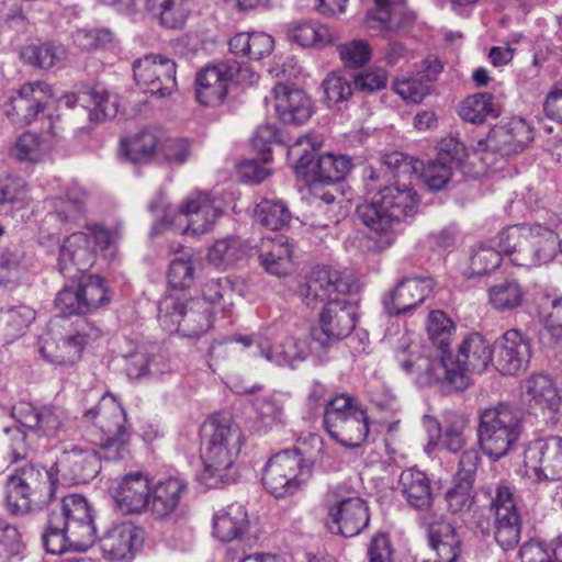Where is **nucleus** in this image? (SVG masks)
<instances>
[{
	"label": "nucleus",
	"instance_id": "338daca9",
	"mask_svg": "<svg viewBox=\"0 0 562 562\" xmlns=\"http://www.w3.org/2000/svg\"><path fill=\"white\" fill-rule=\"evenodd\" d=\"M27 198L29 188L22 178L13 175L0 176V205L25 202Z\"/></svg>",
	"mask_w": 562,
	"mask_h": 562
},
{
	"label": "nucleus",
	"instance_id": "4d7b16f0",
	"mask_svg": "<svg viewBox=\"0 0 562 562\" xmlns=\"http://www.w3.org/2000/svg\"><path fill=\"white\" fill-rule=\"evenodd\" d=\"M167 279L173 290L189 289L195 280V267L191 256L175 258L170 262Z\"/></svg>",
	"mask_w": 562,
	"mask_h": 562
},
{
	"label": "nucleus",
	"instance_id": "f8f14e48",
	"mask_svg": "<svg viewBox=\"0 0 562 562\" xmlns=\"http://www.w3.org/2000/svg\"><path fill=\"white\" fill-rule=\"evenodd\" d=\"M158 322L167 331L195 338L211 328L212 308L196 297L168 293L158 303Z\"/></svg>",
	"mask_w": 562,
	"mask_h": 562
},
{
	"label": "nucleus",
	"instance_id": "7ed1b4c3",
	"mask_svg": "<svg viewBox=\"0 0 562 562\" xmlns=\"http://www.w3.org/2000/svg\"><path fill=\"white\" fill-rule=\"evenodd\" d=\"M203 436V470L199 481L207 488H216L237 479L236 460L244 443L240 427L229 417L212 416L201 428Z\"/></svg>",
	"mask_w": 562,
	"mask_h": 562
},
{
	"label": "nucleus",
	"instance_id": "603ef678",
	"mask_svg": "<svg viewBox=\"0 0 562 562\" xmlns=\"http://www.w3.org/2000/svg\"><path fill=\"white\" fill-rule=\"evenodd\" d=\"M504 252L497 245V237L491 241V245L482 244L473 250L470 258V269L472 276H485L499 267Z\"/></svg>",
	"mask_w": 562,
	"mask_h": 562
},
{
	"label": "nucleus",
	"instance_id": "0e129e2a",
	"mask_svg": "<svg viewBox=\"0 0 562 562\" xmlns=\"http://www.w3.org/2000/svg\"><path fill=\"white\" fill-rule=\"evenodd\" d=\"M393 89L403 100L418 103L429 94L430 85L422 76H417L397 80Z\"/></svg>",
	"mask_w": 562,
	"mask_h": 562
},
{
	"label": "nucleus",
	"instance_id": "cd10ccee",
	"mask_svg": "<svg viewBox=\"0 0 562 562\" xmlns=\"http://www.w3.org/2000/svg\"><path fill=\"white\" fill-rule=\"evenodd\" d=\"M144 532L132 522L110 527L101 537V549L111 561H131L142 548Z\"/></svg>",
	"mask_w": 562,
	"mask_h": 562
},
{
	"label": "nucleus",
	"instance_id": "052dcab7",
	"mask_svg": "<svg viewBox=\"0 0 562 562\" xmlns=\"http://www.w3.org/2000/svg\"><path fill=\"white\" fill-rule=\"evenodd\" d=\"M473 485L469 482L454 480V484L445 495L448 512L463 514L471 510L474 503Z\"/></svg>",
	"mask_w": 562,
	"mask_h": 562
},
{
	"label": "nucleus",
	"instance_id": "dca6fc26",
	"mask_svg": "<svg viewBox=\"0 0 562 562\" xmlns=\"http://www.w3.org/2000/svg\"><path fill=\"white\" fill-rule=\"evenodd\" d=\"M136 83L159 98L170 95L177 88L176 63L162 56L149 54L133 63Z\"/></svg>",
	"mask_w": 562,
	"mask_h": 562
},
{
	"label": "nucleus",
	"instance_id": "393cba45",
	"mask_svg": "<svg viewBox=\"0 0 562 562\" xmlns=\"http://www.w3.org/2000/svg\"><path fill=\"white\" fill-rule=\"evenodd\" d=\"M238 71L236 63L222 61L205 67L195 78V94L199 103L205 106L221 104L228 91V85Z\"/></svg>",
	"mask_w": 562,
	"mask_h": 562
},
{
	"label": "nucleus",
	"instance_id": "69168bd1",
	"mask_svg": "<svg viewBox=\"0 0 562 562\" xmlns=\"http://www.w3.org/2000/svg\"><path fill=\"white\" fill-rule=\"evenodd\" d=\"M286 394L273 392L256 398L254 405L262 422H277L283 414Z\"/></svg>",
	"mask_w": 562,
	"mask_h": 562
},
{
	"label": "nucleus",
	"instance_id": "bf43d9fd",
	"mask_svg": "<svg viewBox=\"0 0 562 562\" xmlns=\"http://www.w3.org/2000/svg\"><path fill=\"white\" fill-rule=\"evenodd\" d=\"M235 290L233 282L228 278L210 279L202 289V297H198L204 301L209 306L212 304L223 302V307L233 305V299Z\"/></svg>",
	"mask_w": 562,
	"mask_h": 562
},
{
	"label": "nucleus",
	"instance_id": "423d86ee",
	"mask_svg": "<svg viewBox=\"0 0 562 562\" xmlns=\"http://www.w3.org/2000/svg\"><path fill=\"white\" fill-rule=\"evenodd\" d=\"M497 245L515 266L532 268L554 259L558 234L541 224L510 225L499 232Z\"/></svg>",
	"mask_w": 562,
	"mask_h": 562
},
{
	"label": "nucleus",
	"instance_id": "aec40b11",
	"mask_svg": "<svg viewBox=\"0 0 562 562\" xmlns=\"http://www.w3.org/2000/svg\"><path fill=\"white\" fill-rule=\"evenodd\" d=\"M431 278H404L393 290L382 296V305L389 316H400L419 306L432 292Z\"/></svg>",
	"mask_w": 562,
	"mask_h": 562
},
{
	"label": "nucleus",
	"instance_id": "a19ab883",
	"mask_svg": "<svg viewBox=\"0 0 562 562\" xmlns=\"http://www.w3.org/2000/svg\"><path fill=\"white\" fill-rule=\"evenodd\" d=\"M35 319V311L26 305L0 308V345L19 339Z\"/></svg>",
	"mask_w": 562,
	"mask_h": 562
},
{
	"label": "nucleus",
	"instance_id": "39448f33",
	"mask_svg": "<svg viewBox=\"0 0 562 562\" xmlns=\"http://www.w3.org/2000/svg\"><path fill=\"white\" fill-rule=\"evenodd\" d=\"M366 187L369 193H373L370 201H366L357 207L360 221L375 233L385 235L387 245L394 241L392 228L406 217H412L418 212L419 199L414 188L403 184H378L379 175L372 168L364 170Z\"/></svg>",
	"mask_w": 562,
	"mask_h": 562
},
{
	"label": "nucleus",
	"instance_id": "a18cd8bd",
	"mask_svg": "<svg viewBox=\"0 0 562 562\" xmlns=\"http://www.w3.org/2000/svg\"><path fill=\"white\" fill-rule=\"evenodd\" d=\"M453 331V322L442 311L430 312L427 321V334L431 342L437 347L436 357L429 356L431 359H439L443 353L448 356Z\"/></svg>",
	"mask_w": 562,
	"mask_h": 562
},
{
	"label": "nucleus",
	"instance_id": "680f3d73",
	"mask_svg": "<svg viewBox=\"0 0 562 562\" xmlns=\"http://www.w3.org/2000/svg\"><path fill=\"white\" fill-rule=\"evenodd\" d=\"M11 155L21 162H38L45 156L40 137L31 132L21 134L13 147Z\"/></svg>",
	"mask_w": 562,
	"mask_h": 562
},
{
	"label": "nucleus",
	"instance_id": "c85d7f7f",
	"mask_svg": "<svg viewBox=\"0 0 562 562\" xmlns=\"http://www.w3.org/2000/svg\"><path fill=\"white\" fill-rule=\"evenodd\" d=\"M188 492V483L180 476H167L150 487L148 510L157 520H170L176 516L182 497Z\"/></svg>",
	"mask_w": 562,
	"mask_h": 562
},
{
	"label": "nucleus",
	"instance_id": "2eb2a0df",
	"mask_svg": "<svg viewBox=\"0 0 562 562\" xmlns=\"http://www.w3.org/2000/svg\"><path fill=\"white\" fill-rule=\"evenodd\" d=\"M494 538L504 550L515 548L521 537L522 520L514 487L499 483L491 502Z\"/></svg>",
	"mask_w": 562,
	"mask_h": 562
},
{
	"label": "nucleus",
	"instance_id": "473e14b6",
	"mask_svg": "<svg viewBox=\"0 0 562 562\" xmlns=\"http://www.w3.org/2000/svg\"><path fill=\"white\" fill-rule=\"evenodd\" d=\"M272 95L276 113L284 124L302 125L310 120L312 101L302 90L278 83L272 89Z\"/></svg>",
	"mask_w": 562,
	"mask_h": 562
},
{
	"label": "nucleus",
	"instance_id": "4468645a",
	"mask_svg": "<svg viewBox=\"0 0 562 562\" xmlns=\"http://www.w3.org/2000/svg\"><path fill=\"white\" fill-rule=\"evenodd\" d=\"M311 476V469L296 450H283L266 463L261 482L265 490L277 498L297 493Z\"/></svg>",
	"mask_w": 562,
	"mask_h": 562
},
{
	"label": "nucleus",
	"instance_id": "4be33fe9",
	"mask_svg": "<svg viewBox=\"0 0 562 562\" xmlns=\"http://www.w3.org/2000/svg\"><path fill=\"white\" fill-rule=\"evenodd\" d=\"M97 250L88 233L77 232L65 238L59 257L60 273L71 280L80 279L95 262Z\"/></svg>",
	"mask_w": 562,
	"mask_h": 562
},
{
	"label": "nucleus",
	"instance_id": "c03bdc74",
	"mask_svg": "<svg viewBox=\"0 0 562 562\" xmlns=\"http://www.w3.org/2000/svg\"><path fill=\"white\" fill-rule=\"evenodd\" d=\"M146 10L167 29H180L189 15L186 0H145Z\"/></svg>",
	"mask_w": 562,
	"mask_h": 562
},
{
	"label": "nucleus",
	"instance_id": "0eeeda50",
	"mask_svg": "<svg viewBox=\"0 0 562 562\" xmlns=\"http://www.w3.org/2000/svg\"><path fill=\"white\" fill-rule=\"evenodd\" d=\"M278 325L272 324L260 328L257 333L246 335H234L227 342L240 344L243 349L250 350L254 357H263L271 363L279 367L295 368V366L314 356L323 359L325 355L315 350V339L310 331L308 335L301 339L296 337H288L281 344L272 347L271 341L278 334Z\"/></svg>",
	"mask_w": 562,
	"mask_h": 562
},
{
	"label": "nucleus",
	"instance_id": "13d9d810",
	"mask_svg": "<svg viewBox=\"0 0 562 562\" xmlns=\"http://www.w3.org/2000/svg\"><path fill=\"white\" fill-rule=\"evenodd\" d=\"M322 86L329 106L348 100L355 90L353 78L338 72L327 75Z\"/></svg>",
	"mask_w": 562,
	"mask_h": 562
},
{
	"label": "nucleus",
	"instance_id": "9d476101",
	"mask_svg": "<svg viewBox=\"0 0 562 562\" xmlns=\"http://www.w3.org/2000/svg\"><path fill=\"white\" fill-rule=\"evenodd\" d=\"M328 435L345 448H359L369 435L367 411L355 397L341 393L330 398L324 411Z\"/></svg>",
	"mask_w": 562,
	"mask_h": 562
},
{
	"label": "nucleus",
	"instance_id": "6ab92c4d",
	"mask_svg": "<svg viewBox=\"0 0 562 562\" xmlns=\"http://www.w3.org/2000/svg\"><path fill=\"white\" fill-rule=\"evenodd\" d=\"M369 521V507L358 496L341 498L328 506L326 524L334 533L347 538L358 536L368 527Z\"/></svg>",
	"mask_w": 562,
	"mask_h": 562
},
{
	"label": "nucleus",
	"instance_id": "09e8293b",
	"mask_svg": "<svg viewBox=\"0 0 562 562\" xmlns=\"http://www.w3.org/2000/svg\"><path fill=\"white\" fill-rule=\"evenodd\" d=\"M21 57L31 66L48 69L65 58V49L53 43L32 44L22 49Z\"/></svg>",
	"mask_w": 562,
	"mask_h": 562
},
{
	"label": "nucleus",
	"instance_id": "72a5a7b5",
	"mask_svg": "<svg viewBox=\"0 0 562 562\" xmlns=\"http://www.w3.org/2000/svg\"><path fill=\"white\" fill-rule=\"evenodd\" d=\"M326 183L313 182L312 192L315 200L318 202L315 205L316 212L326 215L325 220L313 217L308 225V231L319 237L321 239L328 235L331 225L339 222L341 207L339 204L342 202L341 194L338 195L336 188H326Z\"/></svg>",
	"mask_w": 562,
	"mask_h": 562
},
{
	"label": "nucleus",
	"instance_id": "f257e3e1",
	"mask_svg": "<svg viewBox=\"0 0 562 562\" xmlns=\"http://www.w3.org/2000/svg\"><path fill=\"white\" fill-rule=\"evenodd\" d=\"M492 355L490 342L481 334L472 333L460 344L457 356L449 352L431 359L403 342L395 352V359L405 373L415 374L420 386L440 383L463 391L470 385L469 374L484 371L492 361Z\"/></svg>",
	"mask_w": 562,
	"mask_h": 562
},
{
	"label": "nucleus",
	"instance_id": "c756f323",
	"mask_svg": "<svg viewBox=\"0 0 562 562\" xmlns=\"http://www.w3.org/2000/svg\"><path fill=\"white\" fill-rule=\"evenodd\" d=\"M150 487V480L146 473L131 472L116 481L113 498L123 513L139 514L148 508Z\"/></svg>",
	"mask_w": 562,
	"mask_h": 562
},
{
	"label": "nucleus",
	"instance_id": "ddd939ff",
	"mask_svg": "<svg viewBox=\"0 0 562 562\" xmlns=\"http://www.w3.org/2000/svg\"><path fill=\"white\" fill-rule=\"evenodd\" d=\"M83 417L94 423L104 435L99 443L101 458L109 461L125 458L130 441L128 430L123 425L125 412L112 395H103L98 405L85 412Z\"/></svg>",
	"mask_w": 562,
	"mask_h": 562
},
{
	"label": "nucleus",
	"instance_id": "a211bd4d",
	"mask_svg": "<svg viewBox=\"0 0 562 562\" xmlns=\"http://www.w3.org/2000/svg\"><path fill=\"white\" fill-rule=\"evenodd\" d=\"M437 148V156L423 164L420 173L424 183L432 191L442 190L448 184L454 168L459 167L467 155L465 146L452 135L443 137Z\"/></svg>",
	"mask_w": 562,
	"mask_h": 562
},
{
	"label": "nucleus",
	"instance_id": "7c9ffc66",
	"mask_svg": "<svg viewBox=\"0 0 562 562\" xmlns=\"http://www.w3.org/2000/svg\"><path fill=\"white\" fill-rule=\"evenodd\" d=\"M63 101L68 108L87 109L89 120L93 122L113 119L119 112L117 94L99 87L65 94Z\"/></svg>",
	"mask_w": 562,
	"mask_h": 562
},
{
	"label": "nucleus",
	"instance_id": "a878e982",
	"mask_svg": "<svg viewBox=\"0 0 562 562\" xmlns=\"http://www.w3.org/2000/svg\"><path fill=\"white\" fill-rule=\"evenodd\" d=\"M496 368L502 374H517L527 369L531 358L530 339L517 329L506 330L495 341Z\"/></svg>",
	"mask_w": 562,
	"mask_h": 562
},
{
	"label": "nucleus",
	"instance_id": "ea45409f",
	"mask_svg": "<svg viewBox=\"0 0 562 562\" xmlns=\"http://www.w3.org/2000/svg\"><path fill=\"white\" fill-rule=\"evenodd\" d=\"M228 45L229 50L236 56L260 60L272 53L274 41L263 32H240L229 40Z\"/></svg>",
	"mask_w": 562,
	"mask_h": 562
},
{
	"label": "nucleus",
	"instance_id": "f704fd0d",
	"mask_svg": "<svg viewBox=\"0 0 562 562\" xmlns=\"http://www.w3.org/2000/svg\"><path fill=\"white\" fill-rule=\"evenodd\" d=\"M398 488L409 507L422 513L431 510L435 497L430 480L425 472L415 468L403 470L398 480Z\"/></svg>",
	"mask_w": 562,
	"mask_h": 562
},
{
	"label": "nucleus",
	"instance_id": "58836bf2",
	"mask_svg": "<svg viewBox=\"0 0 562 562\" xmlns=\"http://www.w3.org/2000/svg\"><path fill=\"white\" fill-rule=\"evenodd\" d=\"M248 514L245 507L234 503L218 510L213 518V533L223 542L238 539L248 528Z\"/></svg>",
	"mask_w": 562,
	"mask_h": 562
},
{
	"label": "nucleus",
	"instance_id": "20e7f679",
	"mask_svg": "<svg viewBox=\"0 0 562 562\" xmlns=\"http://www.w3.org/2000/svg\"><path fill=\"white\" fill-rule=\"evenodd\" d=\"M97 539L94 513L80 494L61 497L59 512L49 514L42 543L47 553L61 554L68 550L86 551Z\"/></svg>",
	"mask_w": 562,
	"mask_h": 562
},
{
	"label": "nucleus",
	"instance_id": "c9c22d12",
	"mask_svg": "<svg viewBox=\"0 0 562 562\" xmlns=\"http://www.w3.org/2000/svg\"><path fill=\"white\" fill-rule=\"evenodd\" d=\"M427 526L435 558L426 562H457L461 554L462 540L456 527L445 520H431Z\"/></svg>",
	"mask_w": 562,
	"mask_h": 562
},
{
	"label": "nucleus",
	"instance_id": "f03ea898",
	"mask_svg": "<svg viewBox=\"0 0 562 562\" xmlns=\"http://www.w3.org/2000/svg\"><path fill=\"white\" fill-rule=\"evenodd\" d=\"M357 284L350 277L337 270L321 268L313 271L307 281L299 289L306 305L325 302L319 314V327L310 331L315 339V350L325 356L331 347L348 337L357 325V306L339 295L351 293Z\"/></svg>",
	"mask_w": 562,
	"mask_h": 562
},
{
	"label": "nucleus",
	"instance_id": "e433bc0d",
	"mask_svg": "<svg viewBox=\"0 0 562 562\" xmlns=\"http://www.w3.org/2000/svg\"><path fill=\"white\" fill-rule=\"evenodd\" d=\"M258 247L260 265L270 274L283 277L291 272L292 249L283 236L262 238Z\"/></svg>",
	"mask_w": 562,
	"mask_h": 562
},
{
	"label": "nucleus",
	"instance_id": "49530a36",
	"mask_svg": "<svg viewBox=\"0 0 562 562\" xmlns=\"http://www.w3.org/2000/svg\"><path fill=\"white\" fill-rule=\"evenodd\" d=\"M525 292L515 280H505L488 289V302L499 312L512 311L522 304Z\"/></svg>",
	"mask_w": 562,
	"mask_h": 562
},
{
	"label": "nucleus",
	"instance_id": "774afa93",
	"mask_svg": "<svg viewBox=\"0 0 562 562\" xmlns=\"http://www.w3.org/2000/svg\"><path fill=\"white\" fill-rule=\"evenodd\" d=\"M82 304L83 302L81 300V294L78 286L76 289L65 286L57 293L55 297V307L63 316L87 314Z\"/></svg>",
	"mask_w": 562,
	"mask_h": 562
},
{
	"label": "nucleus",
	"instance_id": "6e6d98bb",
	"mask_svg": "<svg viewBox=\"0 0 562 562\" xmlns=\"http://www.w3.org/2000/svg\"><path fill=\"white\" fill-rule=\"evenodd\" d=\"M24 254L18 249L0 255V286L15 288L25 270Z\"/></svg>",
	"mask_w": 562,
	"mask_h": 562
},
{
	"label": "nucleus",
	"instance_id": "2f4dec72",
	"mask_svg": "<svg viewBox=\"0 0 562 562\" xmlns=\"http://www.w3.org/2000/svg\"><path fill=\"white\" fill-rule=\"evenodd\" d=\"M180 211L189 216L184 233L202 235L207 233L221 216L222 205L207 192H193L181 205Z\"/></svg>",
	"mask_w": 562,
	"mask_h": 562
},
{
	"label": "nucleus",
	"instance_id": "de8ad7c7",
	"mask_svg": "<svg viewBox=\"0 0 562 562\" xmlns=\"http://www.w3.org/2000/svg\"><path fill=\"white\" fill-rule=\"evenodd\" d=\"M255 217L262 226L278 231L291 221V212L283 201L265 199L257 204Z\"/></svg>",
	"mask_w": 562,
	"mask_h": 562
},
{
	"label": "nucleus",
	"instance_id": "37998d69",
	"mask_svg": "<svg viewBox=\"0 0 562 562\" xmlns=\"http://www.w3.org/2000/svg\"><path fill=\"white\" fill-rule=\"evenodd\" d=\"M525 390L531 401L542 409L553 414L560 411L562 396L553 380L546 374H533L525 381Z\"/></svg>",
	"mask_w": 562,
	"mask_h": 562
},
{
	"label": "nucleus",
	"instance_id": "864d4df0",
	"mask_svg": "<svg viewBox=\"0 0 562 562\" xmlns=\"http://www.w3.org/2000/svg\"><path fill=\"white\" fill-rule=\"evenodd\" d=\"M87 193L79 187L67 190L66 198H57L54 201V212L61 222L78 220L85 212Z\"/></svg>",
	"mask_w": 562,
	"mask_h": 562
},
{
	"label": "nucleus",
	"instance_id": "1a4fd4ad",
	"mask_svg": "<svg viewBox=\"0 0 562 562\" xmlns=\"http://www.w3.org/2000/svg\"><path fill=\"white\" fill-rule=\"evenodd\" d=\"M322 140L312 135L300 136L288 149V158L293 165L296 175L308 181L319 183H334L345 179L352 162L347 156L333 154L321 155L316 153Z\"/></svg>",
	"mask_w": 562,
	"mask_h": 562
},
{
	"label": "nucleus",
	"instance_id": "bb28decb",
	"mask_svg": "<svg viewBox=\"0 0 562 562\" xmlns=\"http://www.w3.org/2000/svg\"><path fill=\"white\" fill-rule=\"evenodd\" d=\"M100 336L101 330L97 326L86 318H80L76 322L75 333L67 335L61 340L55 353H49L46 346L41 351L48 361L64 367H71L81 359L85 348Z\"/></svg>",
	"mask_w": 562,
	"mask_h": 562
},
{
	"label": "nucleus",
	"instance_id": "f3484780",
	"mask_svg": "<svg viewBox=\"0 0 562 562\" xmlns=\"http://www.w3.org/2000/svg\"><path fill=\"white\" fill-rule=\"evenodd\" d=\"M525 467L537 482L562 481V437L531 442L525 452Z\"/></svg>",
	"mask_w": 562,
	"mask_h": 562
},
{
	"label": "nucleus",
	"instance_id": "412c9836",
	"mask_svg": "<svg viewBox=\"0 0 562 562\" xmlns=\"http://www.w3.org/2000/svg\"><path fill=\"white\" fill-rule=\"evenodd\" d=\"M100 469L101 457L94 448L74 445L63 451L55 470L71 484H85L93 480Z\"/></svg>",
	"mask_w": 562,
	"mask_h": 562
},
{
	"label": "nucleus",
	"instance_id": "79ce46f5",
	"mask_svg": "<svg viewBox=\"0 0 562 562\" xmlns=\"http://www.w3.org/2000/svg\"><path fill=\"white\" fill-rule=\"evenodd\" d=\"M286 37L301 47L323 48L334 41L327 25L315 21L295 22L289 25Z\"/></svg>",
	"mask_w": 562,
	"mask_h": 562
},
{
	"label": "nucleus",
	"instance_id": "5fc2aeb1",
	"mask_svg": "<svg viewBox=\"0 0 562 562\" xmlns=\"http://www.w3.org/2000/svg\"><path fill=\"white\" fill-rule=\"evenodd\" d=\"M246 254L243 240L238 237L218 239L209 250L207 258L216 267L229 266Z\"/></svg>",
	"mask_w": 562,
	"mask_h": 562
},
{
	"label": "nucleus",
	"instance_id": "b1692460",
	"mask_svg": "<svg viewBox=\"0 0 562 562\" xmlns=\"http://www.w3.org/2000/svg\"><path fill=\"white\" fill-rule=\"evenodd\" d=\"M12 416L21 427L37 435L55 436L64 426L67 414L58 405L35 407L29 402H19L12 407Z\"/></svg>",
	"mask_w": 562,
	"mask_h": 562
},
{
	"label": "nucleus",
	"instance_id": "8fccbe9b",
	"mask_svg": "<svg viewBox=\"0 0 562 562\" xmlns=\"http://www.w3.org/2000/svg\"><path fill=\"white\" fill-rule=\"evenodd\" d=\"M492 100V94L487 92L469 95L459 106L460 117L473 124H481L488 116H495Z\"/></svg>",
	"mask_w": 562,
	"mask_h": 562
},
{
	"label": "nucleus",
	"instance_id": "9b49d317",
	"mask_svg": "<svg viewBox=\"0 0 562 562\" xmlns=\"http://www.w3.org/2000/svg\"><path fill=\"white\" fill-rule=\"evenodd\" d=\"M521 428L519 412L507 404H498L481 411L477 441L487 457L498 460L517 442Z\"/></svg>",
	"mask_w": 562,
	"mask_h": 562
},
{
	"label": "nucleus",
	"instance_id": "5701e85b",
	"mask_svg": "<svg viewBox=\"0 0 562 562\" xmlns=\"http://www.w3.org/2000/svg\"><path fill=\"white\" fill-rule=\"evenodd\" d=\"M52 97V88L47 83H25L11 97L5 113L14 124L29 125L44 111Z\"/></svg>",
	"mask_w": 562,
	"mask_h": 562
},
{
	"label": "nucleus",
	"instance_id": "6e6552de",
	"mask_svg": "<svg viewBox=\"0 0 562 562\" xmlns=\"http://www.w3.org/2000/svg\"><path fill=\"white\" fill-rule=\"evenodd\" d=\"M54 467L26 464L8 476L7 505L12 514H26L46 506L56 493Z\"/></svg>",
	"mask_w": 562,
	"mask_h": 562
},
{
	"label": "nucleus",
	"instance_id": "4c0bfd02",
	"mask_svg": "<svg viewBox=\"0 0 562 562\" xmlns=\"http://www.w3.org/2000/svg\"><path fill=\"white\" fill-rule=\"evenodd\" d=\"M162 138V130L146 128L135 134L132 138L122 139L119 153L121 157L133 164H146L158 153Z\"/></svg>",
	"mask_w": 562,
	"mask_h": 562
},
{
	"label": "nucleus",
	"instance_id": "3c124183",
	"mask_svg": "<svg viewBox=\"0 0 562 562\" xmlns=\"http://www.w3.org/2000/svg\"><path fill=\"white\" fill-rule=\"evenodd\" d=\"M78 288L87 314L98 311L110 302L109 290L99 276H88Z\"/></svg>",
	"mask_w": 562,
	"mask_h": 562
},
{
	"label": "nucleus",
	"instance_id": "e2e57ef3",
	"mask_svg": "<svg viewBox=\"0 0 562 562\" xmlns=\"http://www.w3.org/2000/svg\"><path fill=\"white\" fill-rule=\"evenodd\" d=\"M23 549L19 530L0 519V562H11Z\"/></svg>",
	"mask_w": 562,
	"mask_h": 562
}]
</instances>
